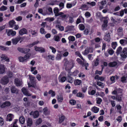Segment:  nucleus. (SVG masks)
Returning <instances> with one entry per match:
<instances>
[{
  "label": "nucleus",
  "mask_w": 127,
  "mask_h": 127,
  "mask_svg": "<svg viewBox=\"0 0 127 127\" xmlns=\"http://www.w3.org/2000/svg\"><path fill=\"white\" fill-rule=\"evenodd\" d=\"M19 121L20 123L22 124H24L25 121V118L23 116H21L19 118Z\"/></svg>",
  "instance_id": "nucleus-22"
},
{
  "label": "nucleus",
  "mask_w": 127,
  "mask_h": 127,
  "mask_svg": "<svg viewBox=\"0 0 127 127\" xmlns=\"http://www.w3.org/2000/svg\"><path fill=\"white\" fill-rule=\"evenodd\" d=\"M96 93V90H92L91 91H89L88 93L90 95H94Z\"/></svg>",
  "instance_id": "nucleus-37"
},
{
  "label": "nucleus",
  "mask_w": 127,
  "mask_h": 127,
  "mask_svg": "<svg viewBox=\"0 0 127 127\" xmlns=\"http://www.w3.org/2000/svg\"><path fill=\"white\" fill-rule=\"evenodd\" d=\"M27 125L28 126H31L32 124V121L31 118H28L27 121Z\"/></svg>",
  "instance_id": "nucleus-24"
},
{
  "label": "nucleus",
  "mask_w": 127,
  "mask_h": 127,
  "mask_svg": "<svg viewBox=\"0 0 127 127\" xmlns=\"http://www.w3.org/2000/svg\"><path fill=\"white\" fill-rule=\"evenodd\" d=\"M118 64L117 62L114 61L113 62L110 63L108 64V65L109 66L111 67H113L115 66Z\"/></svg>",
  "instance_id": "nucleus-21"
},
{
  "label": "nucleus",
  "mask_w": 127,
  "mask_h": 127,
  "mask_svg": "<svg viewBox=\"0 0 127 127\" xmlns=\"http://www.w3.org/2000/svg\"><path fill=\"white\" fill-rule=\"evenodd\" d=\"M77 62L79 64L81 65H83L84 64V63L81 59L79 58H77L76 60Z\"/></svg>",
  "instance_id": "nucleus-46"
},
{
  "label": "nucleus",
  "mask_w": 127,
  "mask_h": 127,
  "mask_svg": "<svg viewBox=\"0 0 127 127\" xmlns=\"http://www.w3.org/2000/svg\"><path fill=\"white\" fill-rule=\"evenodd\" d=\"M94 65L95 66H97L99 64V60L98 58H96L95 60L94 61Z\"/></svg>",
  "instance_id": "nucleus-34"
},
{
  "label": "nucleus",
  "mask_w": 127,
  "mask_h": 127,
  "mask_svg": "<svg viewBox=\"0 0 127 127\" xmlns=\"http://www.w3.org/2000/svg\"><path fill=\"white\" fill-rule=\"evenodd\" d=\"M15 23V22L13 20H11L9 22V24L10 26V27L11 28H12L13 27Z\"/></svg>",
  "instance_id": "nucleus-29"
},
{
  "label": "nucleus",
  "mask_w": 127,
  "mask_h": 127,
  "mask_svg": "<svg viewBox=\"0 0 127 127\" xmlns=\"http://www.w3.org/2000/svg\"><path fill=\"white\" fill-rule=\"evenodd\" d=\"M79 72L78 70H75L72 73L70 74V75L72 76H77L78 74L79 73Z\"/></svg>",
  "instance_id": "nucleus-33"
},
{
  "label": "nucleus",
  "mask_w": 127,
  "mask_h": 127,
  "mask_svg": "<svg viewBox=\"0 0 127 127\" xmlns=\"http://www.w3.org/2000/svg\"><path fill=\"white\" fill-rule=\"evenodd\" d=\"M97 104H101V102L102 101V99L100 98L97 97L96 98Z\"/></svg>",
  "instance_id": "nucleus-39"
},
{
  "label": "nucleus",
  "mask_w": 127,
  "mask_h": 127,
  "mask_svg": "<svg viewBox=\"0 0 127 127\" xmlns=\"http://www.w3.org/2000/svg\"><path fill=\"white\" fill-rule=\"evenodd\" d=\"M110 33L109 32L105 36L104 38V39L106 41H108L110 40Z\"/></svg>",
  "instance_id": "nucleus-28"
},
{
  "label": "nucleus",
  "mask_w": 127,
  "mask_h": 127,
  "mask_svg": "<svg viewBox=\"0 0 127 127\" xmlns=\"http://www.w3.org/2000/svg\"><path fill=\"white\" fill-rule=\"evenodd\" d=\"M109 54L110 55H112L114 53V51L112 49H108L107 50Z\"/></svg>",
  "instance_id": "nucleus-48"
},
{
  "label": "nucleus",
  "mask_w": 127,
  "mask_h": 127,
  "mask_svg": "<svg viewBox=\"0 0 127 127\" xmlns=\"http://www.w3.org/2000/svg\"><path fill=\"white\" fill-rule=\"evenodd\" d=\"M42 120L41 118H39L37 119L36 121V123L38 125L41 124L42 122Z\"/></svg>",
  "instance_id": "nucleus-52"
},
{
  "label": "nucleus",
  "mask_w": 127,
  "mask_h": 127,
  "mask_svg": "<svg viewBox=\"0 0 127 127\" xmlns=\"http://www.w3.org/2000/svg\"><path fill=\"white\" fill-rule=\"evenodd\" d=\"M11 103L9 101H6L3 103L0 106V107L1 108H4L6 107H8L10 106Z\"/></svg>",
  "instance_id": "nucleus-10"
},
{
  "label": "nucleus",
  "mask_w": 127,
  "mask_h": 127,
  "mask_svg": "<svg viewBox=\"0 0 127 127\" xmlns=\"http://www.w3.org/2000/svg\"><path fill=\"white\" fill-rule=\"evenodd\" d=\"M7 75L9 78L12 77L13 76V73L10 71H9Z\"/></svg>",
  "instance_id": "nucleus-55"
},
{
  "label": "nucleus",
  "mask_w": 127,
  "mask_h": 127,
  "mask_svg": "<svg viewBox=\"0 0 127 127\" xmlns=\"http://www.w3.org/2000/svg\"><path fill=\"white\" fill-rule=\"evenodd\" d=\"M64 3L61 2L59 4V6L60 7V10H61L62 9L64 8Z\"/></svg>",
  "instance_id": "nucleus-45"
},
{
  "label": "nucleus",
  "mask_w": 127,
  "mask_h": 127,
  "mask_svg": "<svg viewBox=\"0 0 127 127\" xmlns=\"http://www.w3.org/2000/svg\"><path fill=\"white\" fill-rule=\"evenodd\" d=\"M59 8L56 7V17L60 16L62 18H65L66 16V15L64 14V13L62 12H59Z\"/></svg>",
  "instance_id": "nucleus-6"
},
{
  "label": "nucleus",
  "mask_w": 127,
  "mask_h": 127,
  "mask_svg": "<svg viewBox=\"0 0 127 127\" xmlns=\"http://www.w3.org/2000/svg\"><path fill=\"white\" fill-rule=\"evenodd\" d=\"M91 110L94 113H97L98 112L99 109L98 107L94 106L92 108Z\"/></svg>",
  "instance_id": "nucleus-23"
},
{
  "label": "nucleus",
  "mask_w": 127,
  "mask_h": 127,
  "mask_svg": "<svg viewBox=\"0 0 127 127\" xmlns=\"http://www.w3.org/2000/svg\"><path fill=\"white\" fill-rule=\"evenodd\" d=\"M30 115H32L34 118L38 117L39 115V112L37 110H36L33 112L32 111L30 113Z\"/></svg>",
  "instance_id": "nucleus-9"
},
{
  "label": "nucleus",
  "mask_w": 127,
  "mask_h": 127,
  "mask_svg": "<svg viewBox=\"0 0 127 127\" xmlns=\"http://www.w3.org/2000/svg\"><path fill=\"white\" fill-rule=\"evenodd\" d=\"M15 84L17 86H19L21 85V83L19 79L16 78L14 80Z\"/></svg>",
  "instance_id": "nucleus-17"
},
{
  "label": "nucleus",
  "mask_w": 127,
  "mask_h": 127,
  "mask_svg": "<svg viewBox=\"0 0 127 127\" xmlns=\"http://www.w3.org/2000/svg\"><path fill=\"white\" fill-rule=\"evenodd\" d=\"M122 117L121 116H119L118 117V118L116 119V120L119 122H121L122 120Z\"/></svg>",
  "instance_id": "nucleus-58"
},
{
  "label": "nucleus",
  "mask_w": 127,
  "mask_h": 127,
  "mask_svg": "<svg viewBox=\"0 0 127 127\" xmlns=\"http://www.w3.org/2000/svg\"><path fill=\"white\" fill-rule=\"evenodd\" d=\"M88 6L85 4H83L81 5L80 8V9L84 10H87L88 9Z\"/></svg>",
  "instance_id": "nucleus-30"
},
{
  "label": "nucleus",
  "mask_w": 127,
  "mask_h": 127,
  "mask_svg": "<svg viewBox=\"0 0 127 127\" xmlns=\"http://www.w3.org/2000/svg\"><path fill=\"white\" fill-rule=\"evenodd\" d=\"M117 45V42H112V47L114 49H115Z\"/></svg>",
  "instance_id": "nucleus-43"
},
{
  "label": "nucleus",
  "mask_w": 127,
  "mask_h": 127,
  "mask_svg": "<svg viewBox=\"0 0 127 127\" xmlns=\"http://www.w3.org/2000/svg\"><path fill=\"white\" fill-rule=\"evenodd\" d=\"M7 7L4 6L3 5L0 8V10L1 11H4L7 9Z\"/></svg>",
  "instance_id": "nucleus-50"
},
{
  "label": "nucleus",
  "mask_w": 127,
  "mask_h": 127,
  "mask_svg": "<svg viewBox=\"0 0 127 127\" xmlns=\"http://www.w3.org/2000/svg\"><path fill=\"white\" fill-rule=\"evenodd\" d=\"M34 50L36 51L39 52L40 53H44L45 52V49L42 47H37V46H35L34 47Z\"/></svg>",
  "instance_id": "nucleus-8"
},
{
  "label": "nucleus",
  "mask_w": 127,
  "mask_h": 127,
  "mask_svg": "<svg viewBox=\"0 0 127 127\" xmlns=\"http://www.w3.org/2000/svg\"><path fill=\"white\" fill-rule=\"evenodd\" d=\"M11 92L12 93L17 94L18 92V90L15 86H12L10 88Z\"/></svg>",
  "instance_id": "nucleus-14"
},
{
  "label": "nucleus",
  "mask_w": 127,
  "mask_h": 127,
  "mask_svg": "<svg viewBox=\"0 0 127 127\" xmlns=\"http://www.w3.org/2000/svg\"><path fill=\"white\" fill-rule=\"evenodd\" d=\"M17 50L20 52L24 54L29 53L30 51V49L29 48H21L20 47H18Z\"/></svg>",
  "instance_id": "nucleus-5"
},
{
  "label": "nucleus",
  "mask_w": 127,
  "mask_h": 127,
  "mask_svg": "<svg viewBox=\"0 0 127 127\" xmlns=\"http://www.w3.org/2000/svg\"><path fill=\"white\" fill-rule=\"evenodd\" d=\"M56 27L59 29L60 31H63L64 30V27L63 26H61L60 25H56Z\"/></svg>",
  "instance_id": "nucleus-38"
},
{
  "label": "nucleus",
  "mask_w": 127,
  "mask_h": 127,
  "mask_svg": "<svg viewBox=\"0 0 127 127\" xmlns=\"http://www.w3.org/2000/svg\"><path fill=\"white\" fill-rule=\"evenodd\" d=\"M69 102L71 105H74L76 103V101L74 100L71 99L70 100Z\"/></svg>",
  "instance_id": "nucleus-47"
},
{
  "label": "nucleus",
  "mask_w": 127,
  "mask_h": 127,
  "mask_svg": "<svg viewBox=\"0 0 127 127\" xmlns=\"http://www.w3.org/2000/svg\"><path fill=\"white\" fill-rule=\"evenodd\" d=\"M63 100V96L62 95H58L57 98V100L58 102H62Z\"/></svg>",
  "instance_id": "nucleus-32"
},
{
  "label": "nucleus",
  "mask_w": 127,
  "mask_h": 127,
  "mask_svg": "<svg viewBox=\"0 0 127 127\" xmlns=\"http://www.w3.org/2000/svg\"><path fill=\"white\" fill-rule=\"evenodd\" d=\"M27 33L28 31L25 28H23L21 29L19 31V34L21 35L27 34Z\"/></svg>",
  "instance_id": "nucleus-13"
},
{
  "label": "nucleus",
  "mask_w": 127,
  "mask_h": 127,
  "mask_svg": "<svg viewBox=\"0 0 127 127\" xmlns=\"http://www.w3.org/2000/svg\"><path fill=\"white\" fill-rule=\"evenodd\" d=\"M13 116L12 114H9L7 116L6 121L9 122L11 121L13 118Z\"/></svg>",
  "instance_id": "nucleus-16"
},
{
  "label": "nucleus",
  "mask_w": 127,
  "mask_h": 127,
  "mask_svg": "<svg viewBox=\"0 0 127 127\" xmlns=\"http://www.w3.org/2000/svg\"><path fill=\"white\" fill-rule=\"evenodd\" d=\"M0 49L3 51H6L8 50V48L5 46H0Z\"/></svg>",
  "instance_id": "nucleus-40"
},
{
  "label": "nucleus",
  "mask_w": 127,
  "mask_h": 127,
  "mask_svg": "<svg viewBox=\"0 0 127 127\" xmlns=\"http://www.w3.org/2000/svg\"><path fill=\"white\" fill-rule=\"evenodd\" d=\"M55 56L54 55H48L47 57V59H51L52 60H53L54 59Z\"/></svg>",
  "instance_id": "nucleus-41"
},
{
  "label": "nucleus",
  "mask_w": 127,
  "mask_h": 127,
  "mask_svg": "<svg viewBox=\"0 0 127 127\" xmlns=\"http://www.w3.org/2000/svg\"><path fill=\"white\" fill-rule=\"evenodd\" d=\"M82 83V81L78 79L75 80L74 82V84L75 85H80Z\"/></svg>",
  "instance_id": "nucleus-25"
},
{
  "label": "nucleus",
  "mask_w": 127,
  "mask_h": 127,
  "mask_svg": "<svg viewBox=\"0 0 127 127\" xmlns=\"http://www.w3.org/2000/svg\"><path fill=\"white\" fill-rule=\"evenodd\" d=\"M122 48L121 46H119L117 49L116 53L117 55L119 54L123 60H124V59L127 57V48L125 47L124 48L122 51Z\"/></svg>",
  "instance_id": "nucleus-1"
},
{
  "label": "nucleus",
  "mask_w": 127,
  "mask_h": 127,
  "mask_svg": "<svg viewBox=\"0 0 127 127\" xmlns=\"http://www.w3.org/2000/svg\"><path fill=\"white\" fill-rule=\"evenodd\" d=\"M16 31H13L12 29L9 30L7 33V35L8 36H14L16 35Z\"/></svg>",
  "instance_id": "nucleus-11"
},
{
  "label": "nucleus",
  "mask_w": 127,
  "mask_h": 127,
  "mask_svg": "<svg viewBox=\"0 0 127 127\" xmlns=\"http://www.w3.org/2000/svg\"><path fill=\"white\" fill-rule=\"evenodd\" d=\"M75 53L76 55H77L82 60H84V59L79 52L77 51Z\"/></svg>",
  "instance_id": "nucleus-42"
},
{
  "label": "nucleus",
  "mask_w": 127,
  "mask_h": 127,
  "mask_svg": "<svg viewBox=\"0 0 127 127\" xmlns=\"http://www.w3.org/2000/svg\"><path fill=\"white\" fill-rule=\"evenodd\" d=\"M36 78L38 81H40L41 80V76L39 74H38L36 75Z\"/></svg>",
  "instance_id": "nucleus-60"
},
{
  "label": "nucleus",
  "mask_w": 127,
  "mask_h": 127,
  "mask_svg": "<svg viewBox=\"0 0 127 127\" xmlns=\"http://www.w3.org/2000/svg\"><path fill=\"white\" fill-rule=\"evenodd\" d=\"M61 55L60 54H58L56 57V59L57 60H60L61 58Z\"/></svg>",
  "instance_id": "nucleus-57"
},
{
  "label": "nucleus",
  "mask_w": 127,
  "mask_h": 127,
  "mask_svg": "<svg viewBox=\"0 0 127 127\" xmlns=\"http://www.w3.org/2000/svg\"><path fill=\"white\" fill-rule=\"evenodd\" d=\"M9 9L10 11L13 12L14 10V6H11L9 7Z\"/></svg>",
  "instance_id": "nucleus-61"
},
{
  "label": "nucleus",
  "mask_w": 127,
  "mask_h": 127,
  "mask_svg": "<svg viewBox=\"0 0 127 127\" xmlns=\"http://www.w3.org/2000/svg\"><path fill=\"white\" fill-rule=\"evenodd\" d=\"M84 54L85 55H87L90 52V53H92L93 52V50L92 48L90 47H87L85 50V51Z\"/></svg>",
  "instance_id": "nucleus-15"
},
{
  "label": "nucleus",
  "mask_w": 127,
  "mask_h": 127,
  "mask_svg": "<svg viewBox=\"0 0 127 127\" xmlns=\"http://www.w3.org/2000/svg\"><path fill=\"white\" fill-rule=\"evenodd\" d=\"M103 120V116H100L98 118V120L99 121L101 122H102Z\"/></svg>",
  "instance_id": "nucleus-64"
},
{
  "label": "nucleus",
  "mask_w": 127,
  "mask_h": 127,
  "mask_svg": "<svg viewBox=\"0 0 127 127\" xmlns=\"http://www.w3.org/2000/svg\"><path fill=\"white\" fill-rule=\"evenodd\" d=\"M25 37H20L19 36H17L15 38L12 39V43L15 45L17 44L19 41H20V43H21L24 39Z\"/></svg>",
  "instance_id": "nucleus-4"
},
{
  "label": "nucleus",
  "mask_w": 127,
  "mask_h": 127,
  "mask_svg": "<svg viewBox=\"0 0 127 127\" xmlns=\"http://www.w3.org/2000/svg\"><path fill=\"white\" fill-rule=\"evenodd\" d=\"M21 90L24 95L28 96H30L31 95L28 92L27 90L24 87L22 88Z\"/></svg>",
  "instance_id": "nucleus-12"
},
{
  "label": "nucleus",
  "mask_w": 127,
  "mask_h": 127,
  "mask_svg": "<svg viewBox=\"0 0 127 127\" xmlns=\"http://www.w3.org/2000/svg\"><path fill=\"white\" fill-rule=\"evenodd\" d=\"M18 121V120L16 119L14 121L13 123L12 124H13L12 127H18V126L16 124Z\"/></svg>",
  "instance_id": "nucleus-36"
},
{
  "label": "nucleus",
  "mask_w": 127,
  "mask_h": 127,
  "mask_svg": "<svg viewBox=\"0 0 127 127\" xmlns=\"http://www.w3.org/2000/svg\"><path fill=\"white\" fill-rule=\"evenodd\" d=\"M4 124V121L3 119L0 117V126H2Z\"/></svg>",
  "instance_id": "nucleus-49"
},
{
  "label": "nucleus",
  "mask_w": 127,
  "mask_h": 127,
  "mask_svg": "<svg viewBox=\"0 0 127 127\" xmlns=\"http://www.w3.org/2000/svg\"><path fill=\"white\" fill-rule=\"evenodd\" d=\"M45 20L48 21L50 22L53 21L54 20V18L53 17H48L46 18Z\"/></svg>",
  "instance_id": "nucleus-51"
},
{
  "label": "nucleus",
  "mask_w": 127,
  "mask_h": 127,
  "mask_svg": "<svg viewBox=\"0 0 127 127\" xmlns=\"http://www.w3.org/2000/svg\"><path fill=\"white\" fill-rule=\"evenodd\" d=\"M22 17L21 16H19L16 18V20L18 21H20L22 20Z\"/></svg>",
  "instance_id": "nucleus-62"
},
{
  "label": "nucleus",
  "mask_w": 127,
  "mask_h": 127,
  "mask_svg": "<svg viewBox=\"0 0 127 127\" xmlns=\"http://www.w3.org/2000/svg\"><path fill=\"white\" fill-rule=\"evenodd\" d=\"M79 28L81 31L83 30L85 28V26L83 24H80L79 25Z\"/></svg>",
  "instance_id": "nucleus-35"
},
{
  "label": "nucleus",
  "mask_w": 127,
  "mask_h": 127,
  "mask_svg": "<svg viewBox=\"0 0 127 127\" xmlns=\"http://www.w3.org/2000/svg\"><path fill=\"white\" fill-rule=\"evenodd\" d=\"M44 114L45 115H49L50 113V111L47 109V107L44 108L43 109Z\"/></svg>",
  "instance_id": "nucleus-19"
},
{
  "label": "nucleus",
  "mask_w": 127,
  "mask_h": 127,
  "mask_svg": "<svg viewBox=\"0 0 127 127\" xmlns=\"http://www.w3.org/2000/svg\"><path fill=\"white\" fill-rule=\"evenodd\" d=\"M5 68L4 64L1 65L0 66V74H2L4 73Z\"/></svg>",
  "instance_id": "nucleus-20"
},
{
  "label": "nucleus",
  "mask_w": 127,
  "mask_h": 127,
  "mask_svg": "<svg viewBox=\"0 0 127 127\" xmlns=\"http://www.w3.org/2000/svg\"><path fill=\"white\" fill-rule=\"evenodd\" d=\"M65 118V116L63 115H61V116L59 118V123L60 124L63 122Z\"/></svg>",
  "instance_id": "nucleus-27"
},
{
  "label": "nucleus",
  "mask_w": 127,
  "mask_h": 127,
  "mask_svg": "<svg viewBox=\"0 0 127 127\" xmlns=\"http://www.w3.org/2000/svg\"><path fill=\"white\" fill-rule=\"evenodd\" d=\"M9 79L7 76L3 77L1 80V83L3 85L7 84L9 82Z\"/></svg>",
  "instance_id": "nucleus-7"
},
{
  "label": "nucleus",
  "mask_w": 127,
  "mask_h": 127,
  "mask_svg": "<svg viewBox=\"0 0 127 127\" xmlns=\"http://www.w3.org/2000/svg\"><path fill=\"white\" fill-rule=\"evenodd\" d=\"M30 102L29 101H28L25 102L24 103V104L25 106L28 107L30 105Z\"/></svg>",
  "instance_id": "nucleus-56"
},
{
  "label": "nucleus",
  "mask_w": 127,
  "mask_h": 127,
  "mask_svg": "<svg viewBox=\"0 0 127 127\" xmlns=\"http://www.w3.org/2000/svg\"><path fill=\"white\" fill-rule=\"evenodd\" d=\"M70 76V74H68L66 80L68 82L71 83L73 81V78L72 77Z\"/></svg>",
  "instance_id": "nucleus-18"
},
{
  "label": "nucleus",
  "mask_w": 127,
  "mask_h": 127,
  "mask_svg": "<svg viewBox=\"0 0 127 127\" xmlns=\"http://www.w3.org/2000/svg\"><path fill=\"white\" fill-rule=\"evenodd\" d=\"M122 95H119L117 96L116 98V100L117 101L120 102L122 100Z\"/></svg>",
  "instance_id": "nucleus-31"
},
{
  "label": "nucleus",
  "mask_w": 127,
  "mask_h": 127,
  "mask_svg": "<svg viewBox=\"0 0 127 127\" xmlns=\"http://www.w3.org/2000/svg\"><path fill=\"white\" fill-rule=\"evenodd\" d=\"M110 101L111 102V104L112 106L113 107H114L116 105V103H115V101H114L113 100H111L110 101Z\"/></svg>",
  "instance_id": "nucleus-59"
},
{
  "label": "nucleus",
  "mask_w": 127,
  "mask_h": 127,
  "mask_svg": "<svg viewBox=\"0 0 127 127\" xmlns=\"http://www.w3.org/2000/svg\"><path fill=\"white\" fill-rule=\"evenodd\" d=\"M66 80V78L65 76L62 77L61 79V82H65Z\"/></svg>",
  "instance_id": "nucleus-54"
},
{
  "label": "nucleus",
  "mask_w": 127,
  "mask_h": 127,
  "mask_svg": "<svg viewBox=\"0 0 127 127\" xmlns=\"http://www.w3.org/2000/svg\"><path fill=\"white\" fill-rule=\"evenodd\" d=\"M84 34L86 35L88 34L89 32V31L87 29H86L84 31Z\"/></svg>",
  "instance_id": "nucleus-63"
},
{
  "label": "nucleus",
  "mask_w": 127,
  "mask_h": 127,
  "mask_svg": "<svg viewBox=\"0 0 127 127\" xmlns=\"http://www.w3.org/2000/svg\"><path fill=\"white\" fill-rule=\"evenodd\" d=\"M31 55L30 53H29L26 54L24 57L20 56L18 57V59L19 61L21 62H26L27 61Z\"/></svg>",
  "instance_id": "nucleus-3"
},
{
  "label": "nucleus",
  "mask_w": 127,
  "mask_h": 127,
  "mask_svg": "<svg viewBox=\"0 0 127 127\" xmlns=\"http://www.w3.org/2000/svg\"><path fill=\"white\" fill-rule=\"evenodd\" d=\"M72 6V4L71 3H67L66 4V7L68 8H70Z\"/></svg>",
  "instance_id": "nucleus-53"
},
{
  "label": "nucleus",
  "mask_w": 127,
  "mask_h": 127,
  "mask_svg": "<svg viewBox=\"0 0 127 127\" xmlns=\"http://www.w3.org/2000/svg\"><path fill=\"white\" fill-rule=\"evenodd\" d=\"M76 96L78 97L81 98L82 99H83L85 95L80 92L76 94Z\"/></svg>",
  "instance_id": "nucleus-26"
},
{
  "label": "nucleus",
  "mask_w": 127,
  "mask_h": 127,
  "mask_svg": "<svg viewBox=\"0 0 127 127\" xmlns=\"http://www.w3.org/2000/svg\"><path fill=\"white\" fill-rule=\"evenodd\" d=\"M40 32L42 34H45L46 33V32L45 31L44 29L43 28H42L40 29Z\"/></svg>",
  "instance_id": "nucleus-44"
},
{
  "label": "nucleus",
  "mask_w": 127,
  "mask_h": 127,
  "mask_svg": "<svg viewBox=\"0 0 127 127\" xmlns=\"http://www.w3.org/2000/svg\"><path fill=\"white\" fill-rule=\"evenodd\" d=\"M29 78L30 81L28 83V87L35 88L36 86V82L35 77L32 75H30Z\"/></svg>",
  "instance_id": "nucleus-2"
}]
</instances>
